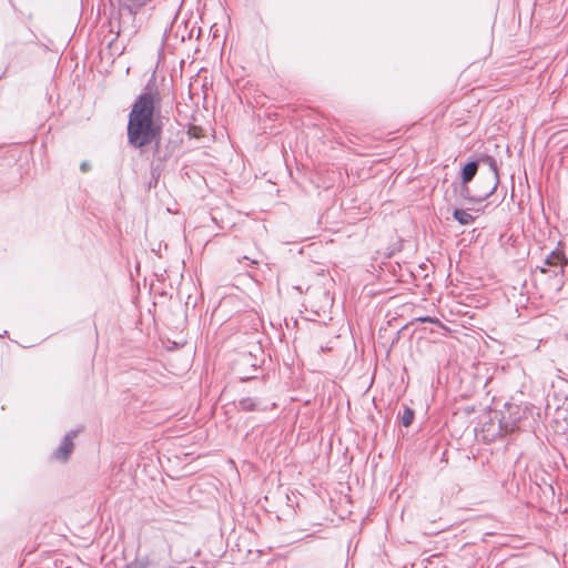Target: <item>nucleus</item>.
Here are the masks:
<instances>
[{
  "mask_svg": "<svg viewBox=\"0 0 568 568\" xmlns=\"http://www.w3.org/2000/svg\"><path fill=\"white\" fill-rule=\"evenodd\" d=\"M243 258L250 261L252 264H257L256 260H250L247 256H244Z\"/></svg>",
  "mask_w": 568,
  "mask_h": 568,
  "instance_id": "12",
  "label": "nucleus"
},
{
  "mask_svg": "<svg viewBox=\"0 0 568 568\" xmlns=\"http://www.w3.org/2000/svg\"><path fill=\"white\" fill-rule=\"evenodd\" d=\"M160 102L156 90L142 92L135 99L128 121V142L141 149L160 135V128L154 121L155 105Z\"/></svg>",
  "mask_w": 568,
  "mask_h": 568,
  "instance_id": "1",
  "label": "nucleus"
},
{
  "mask_svg": "<svg viewBox=\"0 0 568 568\" xmlns=\"http://www.w3.org/2000/svg\"><path fill=\"white\" fill-rule=\"evenodd\" d=\"M80 170L85 173V172H89L91 170V163L89 161H83L81 164H80Z\"/></svg>",
  "mask_w": 568,
  "mask_h": 568,
  "instance_id": "9",
  "label": "nucleus"
},
{
  "mask_svg": "<svg viewBox=\"0 0 568 568\" xmlns=\"http://www.w3.org/2000/svg\"><path fill=\"white\" fill-rule=\"evenodd\" d=\"M77 436L75 432L68 433L62 439L60 446L54 450L53 458L57 460L65 462L73 450V438Z\"/></svg>",
  "mask_w": 568,
  "mask_h": 568,
  "instance_id": "3",
  "label": "nucleus"
},
{
  "mask_svg": "<svg viewBox=\"0 0 568 568\" xmlns=\"http://www.w3.org/2000/svg\"><path fill=\"white\" fill-rule=\"evenodd\" d=\"M564 262H565V256L561 252L551 251L545 258V262H544L545 266H541L540 271L542 273H546L547 272L546 266H555V267H560V272H562V263Z\"/></svg>",
  "mask_w": 568,
  "mask_h": 568,
  "instance_id": "5",
  "label": "nucleus"
},
{
  "mask_svg": "<svg viewBox=\"0 0 568 568\" xmlns=\"http://www.w3.org/2000/svg\"><path fill=\"white\" fill-rule=\"evenodd\" d=\"M489 166L490 173L489 176L487 178V184L480 194L471 199L473 201L480 202L487 200L496 191L498 186L499 176L495 160H490Z\"/></svg>",
  "mask_w": 568,
  "mask_h": 568,
  "instance_id": "2",
  "label": "nucleus"
},
{
  "mask_svg": "<svg viewBox=\"0 0 568 568\" xmlns=\"http://www.w3.org/2000/svg\"><path fill=\"white\" fill-rule=\"evenodd\" d=\"M453 217L462 225H470L475 221V216L463 209H455L453 212Z\"/></svg>",
  "mask_w": 568,
  "mask_h": 568,
  "instance_id": "7",
  "label": "nucleus"
},
{
  "mask_svg": "<svg viewBox=\"0 0 568 568\" xmlns=\"http://www.w3.org/2000/svg\"><path fill=\"white\" fill-rule=\"evenodd\" d=\"M415 413L412 408L405 406L400 415V422L405 427H408L414 420Z\"/></svg>",
  "mask_w": 568,
  "mask_h": 568,
  "instance_id": "8",
  "label": "nucleus"
},
{
  "mask_svg": "<svg viewBox=\"0 0 568 568\" xmlns=\"http://www.w3.org/2000/svg\"><path fill=\"white\" fill-rule=\"evenodd\" d=\"M504 427H505L506 432H513V430L517 427V425H516V424H513V425L509 427L507 424H505V426H504Z\"/></svg>",
  "mask_w": 568,
  "mask_h": 568,
  "instance_id": "10",
  "label": "nucleus"
},
{
  "mask_svg": "<svg viewBox=\"0 0 568 568\" xmlns=\"http://www.w3.org/2000/svg\"><path fill=\"white\" fill-rule=\"evenodd\" d=\"M477 170H478V163L476 161H470L463 168L462 181H463L464 185H466L474 179V176L477 173Z\"/></svg>",
  "mask_w": 568,
  "mask_h": 568,
  "instance_id": "6",
  "label": "nucleus"
},
{
  "mask_svg": "<svg viewBox=\"0 0 568 568\" xmlns=\"http://www.w3.org/2000/svg\"><path fill=\"white\" fill-rule=\"evenodd\" d=\"M270 404L254 397H244L239 400V407L240 409L244 412H261L266 410L268 408Z\"/></svg>",
  "mask_w": 568,
  "mask_h": 568,
  "instance_id": "4",
  "label": "nucleus"
},
{
  "mask_svg": "<svg viewBox=\"0 0 568 568\" xmlns=\"http://www.w3.org/2000/svg\"><path fill=\"white\" fill-rule=\"evenodd\" d=\"M422 322H428V323H435L436 321L430 317H423L420 318Z\"/></svg>",
  "mask_w": 568,
  "mask_h": 568,
  "instance_id": "11",
  "label": "nucleus"
}]
</instances>
